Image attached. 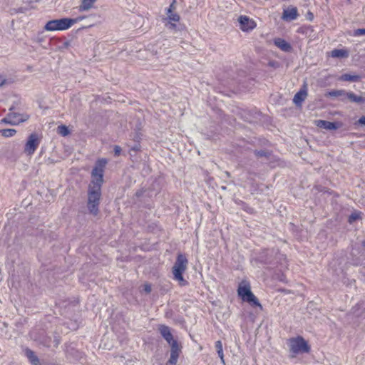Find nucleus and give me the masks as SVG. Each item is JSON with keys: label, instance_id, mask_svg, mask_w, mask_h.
Masks as SVG:
<instances>
[{"label": "nucleus", "instance_id": "f257e3e1", "mask_svg": "<svg viewBox=\"0 0 365 365\" xmlns=\"http://www.w3.org/2000/svg\"><path fill=\"white\" fill-rule=\"evenodd\" d=\"M101 185L89 184L88 188L87 207L89 213L93 216L99 212V205L101 197Z\"/></svg>", "mask_w": 365, "mask_h": 365}, {"label": "nucleus", "instance_id": "f03ea898", "mask_svg": "<svg viewBox=\"0 0 365 365\" xmlns=\"http://www.w3.org/2000/svg\"><path fill=\"white\" fill-rule=\"evenodd\" d=\"M188 260L184 254H178L173 267V279L179 282L180 286L188 284V282L183 277V273L187 269Z\"/></svg>", "mask_w": 365, "mask_h": 365}, {"label": "nucleus", "instance_id": "7ed1b4c3", "mask_svg": "<svg viewBox=\"0 0 365 365\" xmlns=\"http://www.w3.org/2000/svg\"><path fill=\"white\" fill-rule=\"evenodd\" d=\"M84 16H78L76 19L62 18L48 21L44 26L46 31H63L69 29L75 23L81 21Z\"/></svg>", "mask_w": 365, "mask_h": 365}, {"label": "nucleus", "instance_id": "20e7f679", "mask_svg": "<svg viewBox=\"0 0 365 365\" xmlns=\"http://www.w3.org/2000/svg\"><path fill=\"white\" fill-rule=\"evenodd\" d=\"M237 294L242 301L249 303L252 307H259L261 309H262L258 299L252 292L249 283L242 282L240 284Z\"/></svg>", "mask_w": 365, "mask_h": 365}, {"label": "nucleus", "instance_id": "39448f33", "mask_svg": "<svg viewBox=\"0 0 365 365\" xmlns=\"http://www.w3.org/2000/svg\"><path fill=\"white\" fill-rule=\"evenodd\" d=\"M108 160L106 158L98 159L91 171L92 180L90 184L101 185L103 183V173Z\"/></svg>", "mask_w": 365, "mask_h": 365}, {"label": "nucleus", "instance_id": "423d86ee", "mask_svg": "<svg viewBox=\"0 0 365 365\" xmlns=\"http://www.w3.org/2000/svg\"><path fill=\"white\" fill-rule=\"evenodd\" d=\"M289 350L294 354L309 353L310 346L307 341L300 336L291 338L289 340Z\"/></svg>", "mask_w": 365, "mask_h": 365}, {"label": "nucleus", "instance_id": "0eeeda50", "mask_svg": "<svg viewBox=\"0 0 365 365\" xmlns=\"http://www.w3.org/2000/svg\"><path fill=\"white\" fill-rule=\"evenodd\" d=\"M40 144V139L36 133L31 134L24 146V153L28 155H31L34 153L38 146Z\"/></svg>", "mask_w": 365, "mask_h": 365}, {"label": "nucleus", "instance_id": "6e6552de", "mask_svg": "<svg viewBox=\"0 0 365 365\" xmlns=\"http://www.w3.org/2000/svg\"><path fill=\"white\" fill-rule=\"evenodd\" d=\"M170 346V356L166 365H176L180 354L182 351V346L177 340L169 344Z\"/></svg>", "mask_w": 365, "mask_h": 365}, {"label": "nucleus", "instance_id": "1a4fd4ad", "mask_svg": "<svg viewBox=\"0 0 365 365\" xmlns=\"http://www.w3.org/2000/svg\"><path fill=\"white\" fill-rule=\"evenodd\" d=\"M275 252L271 250H264L259 253L256 260L263 264L274 265Z\"/></svg>", "mask_w": 365, "mask_h": 365}, {"label": "nucleus", "instance_id": "9d476101", "mask_svg": "<svg viewBox=\"0 0 365 365\" xmlns=\"http://www.w3.org/2000/svg\"><path fill=\"white\" fill-rule=\"evenodd\" d=\"M299 16L297 7L290 6L284 9L282 19L287 22H290L297 19Z\"/></svg>", "mask_w": 365, "mask_h": 365}, {"label": "nucleus", "instance_id": "9b49d317", "mask_svg": "<svg viewBox=\"0 0 365 365\" xmlns=\"http://www.w3.org/2000/svg\"><path fill=\"white\" fill-rule=\"evenodd\" d=\"M316 125L320 128L332 130L338 129L340 127L341 123L339 122H330L324 120H318L316 121Z\"/></svg>", "mask_w": 365, "mask_h": 365}, {"label": "nucleus", "instance_id": "f8f14e48", "mask_svg": "<svg viewBox=\"0 0 365 365\" xmlns=\"http://www.w3.org/2000/svg\"><path fill=\"white\" fill-rule=\"evenodd\" d=\"M158 330L163 337V339L168 343L170 344L172 341H175L173 339V336L170 331V328L166 325H160Z\"/></svg>", "mask_w": 365, "mask_h": 365}, {"label": "nucleus", "instance_id": "ddd939ff", "mask_svg": "<svg viewBox=\"0 0 365 365\" xmlns=\"http://www.w3.org/2000/svg\"><path fill=\"white\" fill-rule=\"evenodd\" d=\"M307 96L306 86L301 88L294 96L293 102L297 106H300Z\"/></svg>", "mask_w": 365, "mask_h": 365}, {"label": "nucleus", "instance_id": "4468645a", "mask_svg": "<svg viewBox=\"0 0 365 365\" xmlns=\"http://www.w3.org/2000/svg\"><path fill=\"white\" fill-rule=\"evenodd\" d=\"M238 21L240 24L241 29L244 31L251 30L254 28V26L252 25L254 24V22L250 21L249 17L246 16H240Z\"/></svg>", "mask_w": 365, "mask_h": 365}, {"label": "nucleus", "instance_id": "2eb2a0df", "mask_svg": "<svg viewBox=\"0 0 365 365\" xmlns=\"http://www.w3.org/2000/svg\"><path fill=\"white\" fill-rule=\"evenodd\" d=\"M274 45L280 48L282 51L290 52L292 50V47L289 43L286 41L284 39L277 38L274 40Z\"/></svg>", "mask_w": 365, "mask_h": 365}, {"label": "nucleus", "instance_id": "dca6fc26", "mask_svg": "<svg viewBox=\"0 0 365 365\" xmlns=\"http://www.w3.org/2000/svg\"><path fill=\"white\" fill-rule=\"evenodd\" d=\"M346 95L348 101L351 103H356L358 104H361V103H365V98H364L362 96H357L352 91H349V93H346Z\"/></svg>", "mask_w": 365, "mask_h": 365}, {"label": "nucleus", "instance_id": "f3484780", "mask_svg": "<svg viewBox=\"0 0 365 365\" xmlns=\"http://www.w3.org/2000/svg\"><path fill=\"white\" fill-rule=\"evenodd\" d=\"M361 76L356 74L344 73L339 80L341 81L358 82L361 80Z\"/></svg>", "mask_w": 365, "mask_h": 365}, {"label": "nucleus", "instance_id": "a211bd4d", "mask_svg": "<svg viewBox=\"0 0 365 365\" xmlns=\"http://www.w3.org/2000/svg\"><path fill=\"white\" fill-rule=\"evenodd\" d=\"M97 0H82L78 6L79 11H86L93 7V4Z\"/></svg>", "mask_w": 365, "mask_h": 365}, {"label": "nucleus", "instance_id": "6ab92c4d", "mask_svg": "<svg viewBox=\"0 0 365 365\" xmlns=\"http://www.w3.org/2000/svg\"><path fill=\"white\" fill-rule=\"evenodd\" d=\"M14 110V107L10 108L9 113L1 121L5 123H8L12 125H16L19 124V121H15L14 118L15 115L11 113V110Z\"/></svg>", "mask_w": 365, "mask_h": 365}, {"label": "nucleus", "instance_id": "aec40b11", "mask_svg": "<svg viewBox=\"0 0 365 365\" xmlns=\"http://www.w3.org/2000/svg\"><path fill=\"white\" fill-rule=\"evenodd\" d=\"M25 354L32 365H39L40 364L39 359H38V356L35 354V353L32 350H31L29 349H26Z\"/></svg>", "mask_w": 365, "mask_h": 365}, {"label": "nucleus", "instance_id": "412c9836", "mask_svg": "<svg viewBox=\"0 0 365 365\" xmlns=\"http://www.w3.org/2000/svg\"><path fill=\"white\" fill-rule=\"evenodd\" d=\"M297 32L298 34H304L308 37H310L314 32V29L312 26L304 25L298 28Z\"/></svg>", "mask_w": 365, "mask_h": 365}, {"label": "nucleus", "instance_id": "4be33fe9", "mask_svg": "<svg viewBox=\"0 0 365 365\" xmlns=\"http://www.w3.org/2000/svg\"><path fill=\"white\" fill-rule=\"evenodd\" d=\"M331 56L337 58H347L349 53L345 49H334L331 51Z\"/></svg>", "mask_w": 365, "mask_h": 365}, {"label": "nucleus", "instance_id": "5701e85b", "mask_svg": "<svg viewBox=\"0 0 365 365\" xmlns=\"http://www.w3.org/2000/svg\"><path fill=\"white\" fill-rule=\"evenodd\" d=\"M215 349H216L218 356L220 358L223 364H225L222 344L221 341H220V340L217 341L215 342Z\"/></svg>", "mask_w": 365, "mask_h": 365}, {"label": "nucleus", "instance_id": "b1692460", "mask_svg": "<svg viewBox=\"0 0 365 365\" xmlns=\"http://www.w3.org/2000/svg\"><path fill=\"white\" fill-rule=\"evenodd\" d=\"M11 113L15 115L14 118L15 121H19V123L26 121L29 118V115L26 113H15L11 110Z\"/></svg>", "mask_w": 365, "mask_h": 365}, {"label": "nucleus", "instance_id": "393cba45", "mask_svg": "<svg viewBox=\"0 0 365 365\" xmlns=\"http://www.w3.org/2000/svg\"><path fill=\"white\" fill-rule=\"evenodd\" d=\"M255 155L258 158H266L267 159H269L272 155V152L267 150H254Z\"/></svg>", "mask_w": 365, "mask_h": 365}, {"label": "nucleus", "instance_id": "a878e982", "mask_svg": "<svg viewBox=\"0 0 365 365\" xmlns=\"http://www.w3.org/2000/svg\"><path fill=\"white\" fill-rule=\"evenodd\" d=\"M0 133L5 138H9L14 136L16 133V130L13 128H6L0 130Z\"/></svg>", "mask_w": 365, "mask_h": 365}, {"label": "nucleus", "instance_id": "bb28decb", "mask_svg": "<svg viewBox=\"0 0 365 365\" xmlns=\"http://www.w3.org/2000/svg\"><path fill=\"white\" fill-rule=\"evenodd\" d=\"M168 17L164 18L163 21H170L174 22H178L180 19V16L177 13L171 12L170 14H167Z\"/></svg>", "mask_w": 365, "mask_h": 365}, {"label": "nucleus", "instance_id": "cd10ccee", "mask_svg": "<svg viewBox=\"0 0 365 365\" xmlns=\"http://www.w3.org/2000/svg\"><path fill=\"white\" fill-rule=\"evenodd\" d=\"M57 133L65 137V136H67L69 133H70V131L68 130V128L65 125H61L59 126H58L57 128Z\"/></svg>", "mask_w": 365, "mask_h": 365}, {"label": "nucleus", "instance_id": "c85d7f7f", "mask_svg": "<svg viewBox=\"0 0 365 365\" xmlns=\"http://www.w3.org/2000/svg\"><path fill=\"white\" fill-rule=\"evenodd\" d=\"M344 90H332L329 91L327 94V97H339V96L344 95Z\"/></svg>", "mask_w": 365, "mask_h": 365}, {"label": "nucleus", "instance_id": "c756f323", "mask_svg": "<svg viewBox=\"0 0 365 365\" xmlns=\"http://www.w3.org/2000/svg\"><path fill=\"white\" fill-rule=\"evenodd\" d=\"M35 340H38L40 344L43 345L44 346L49 347L51 346V338L47 336H43L39 338V339H35Z\"/></svg>", "mask_w": 365, "mask_h": 365}, {"label": "nucleus", "instance_id": "7c9ffc66", "mask_svg": "<svg viewBox=\"0 0 365 365\" xmlns=\"http://www.w3.org/2000/svg\"><path fill=\"white\" fill-rule=\"evenodd\" d=\"M165 23V27L169 30H180L179 26L175 24L170 21H163Z\"/></svg>", "mask_w": 365, "mask_h": 365}, {"label": "nucleus", "instance_id": "2f4dec72", "mask_svg": "<svg viewBox=\"0 0 365 365\" xmlns=\"http://www.w3.org/2000/svg\"><path fill=\"white\" fill-rule=\"evenodd\" d=\"M360 213L361 212H354V213H351L349 217V220H348V222L351 224L353 223L354 222H355L356 220H359L360 218Z\"/></svg>", "mask_w": 365, "mask_h": 365}, {"label": "nucleus", "instance_id": "473e14b6", "mask_svg": "<svg viewBox=\"0 0 365 365\" xmlns=\"http://www.w3.org/2000/svg\"><path fill=\"white\" fill-rule=\"evenodd\" d=\"M361 35H365V29H358L354 30V36H359Z\"/></svg>", "mask_w": 365, "mask_h": 365}, {"label": "nucleus", "instance_id": "72a5a7b5", "mask_svg": "<svg viewBox=\"0 0 365 365\" xmlns=\"http://www.w3.org/2000/svg\"><path fill=\"white\" fill-rule=\"evenodd\" d=\"M175 3H176V1L173 0V2L170 4V6L167 9V14H170V13L173 12L174 10H175Z\"/></svg>", "mask_w": 365, "mask_h": 365}, {"label": "nucleus", "instance_id": "f704fd0d", "mask_svg": "<svg viewBox=\"0 0 365 365\" xmlns=\"http://www.w3.org/2000/svg\"><path fill=\"white\" fill-rule=\"evenodd\" d=\"M140 150V144L139 141L135 142L134 145L131 146L130 150L138 151Z\"/></svg>", "mask_w": 365, "mask_h": 365}, {"label": "nucleus", "instance_id": "c9c22d12", "mask_svg": "<svg viewBox=\"0 0 365 365\" xmlns=\"http://www.w3.org/2000/svg\"><path fill=\"white\" fill-rule=\"evenodd\" d=\"M121 150H122V149L119 145L114 146L113 151H114V155L115 156H119L120 155Z\"/></svg>", "mask_w": 365, "mask_h": 365}, {"label": "nucleus", "instance_id": "e433bc0d", "mask_svg": "<svg viewBox=\"0 0 365 365\" xmlns=\"http://www.w3.org/2000/svg\"><path fill=\"white\" fill-rule=\"evenodd\" d=\"M11 81H9L6 78L2 76H0V86L11 83Z\"/></svg>", "mask_w": 365, "mask_h": 365}, {"label": "nucleus", "instance_id": "4c0bfd02", "mask_svg": "<svg viewBox=\"0 0 365 365\" xmlns=\"http://www.w3.org/2000/svg\"><path fill=\"white\" fill-rule=\"evenodd\" d=\"M344 93H349V91H346L344 90ZM339 98H340V101H342V102H344V103H346V102L348 101V99H347V97H346V94H344V95H341V96H339Z\"/></svg>", "mask_w": 365, "mask_h": 365}, {"label": "nucleus", "instance_id": "58836bf2", "mask_svg": "<svg viewBox=\"0 0 365 365\" xmlns=\"http://www.w3.org/2000/svg\"><path fill=\"white\" fill-rule=\"evenodd\" d=\"M143 289L146 293H150L152 290L150 284H145Z\"/></svg>", "mask_w": 365, "mask_h": 365}, {"label": "nucleus", "instance_id": "ea45409f", "mask_svg": "<svg viewBox=\"0 0 365 365\" xmlns=\"http://www.w3.org/2000/svg\"><path fill=\"white\" fill-rule=\"evenodd\" d=\"M358 123H359V124H360V125H365V116H362V117H361V118L358 120Z\"/></svg>", "mask_w": 365, "mask_h": 365}, {"label": "nucleus", "instance_id": "a19ab883", "mask_svg": "<svg viewBox=\"0 0 365 365\" xmlns=\"http://www.w3.org/2000/svg\"><path fill=\"white\" fill-rule=\"evenodd\" d=\"M307 19L309 21H312L314 19V14L312 12L309 11L307 14Z\"/></svg>", "mask_w": 365, "mask_h": 365}, {"label": "nucleus", "instance_id": "79ce46f5", "mask_svg": "<svg viewBox=\"0 0 365 365\" xmlns=\"http://www.w3.org/2000/svg\"><path fill=\"white\" fill-rule=\"evenodd\" d=\"M361 246L365 249V240L361 242Z\"/></svg>", "mask_w": 365, "mask_h": 365}, {"label": "nucleus", "instance_id": "37998d69", "mask_svg": "<svg viewBox=\"0 0 365 365\" xmlns=\"http://www.w3.org/2000/svg\"><path fill=\"white\" fill-rule=\"evenodd\" d=\"M246 120L249 121L250 123H252V120H250V119H247Z\"/></svg>", "mask_w": 365, "mask_h": 365}, {"label": "nucleus", "instance_id": "c03bdc74", "mask_svg": "<svg viewBox=\"0 0 365 365\" xmlns=\"http://www.w3.org/2000/svg\"><path fill=\"white\" fill-rule=\"evenodd\" d=\"M81 356H78V359H81Z\"/></svg>", "mask_w": 365, "mask_h": 365}]
</instances>
